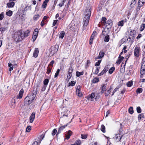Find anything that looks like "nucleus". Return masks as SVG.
Returning <instances> with one entry per match:
<instances>
[{
  "label": "nucleus",
  "instance_id": "nucleus-40",
  "mask_svg": "<svg viewBox=\"0 0 145 145\" xmlns=\"http://www.w3.org/2000/svg\"><path fill=\"white\" fill-rule=\"evenodd\" d=\"M72 76V74H68V75L67 76V79H66L67 81L68 82L69 81L71 78Z\"/></svg>",
  "mask_w": 145,
  "mask_h": 145
},
{
  "label": "nucleus",
  "instance_id": "nucleus-21",
  "mask_svg": "<svg viewBox=\"0 0 145 145\" xmlns=\"http://www.w3.org/2000/svg\"><path fill=\"white\" fill-rule=\"evenodd\" d=\"M58 49L56 47H54L52 48L51 52L53 54H55L57 51Z\"/></svg>",
  "mask_w": 145,
  "mask_h": 145
},
{
  "label": "nucleus",
  "instance_id": "nucleus-30",
  "mask_svg": "<svg viewBox=\"0 0 145 145\" xmlns=\"http://www.w3.org/2000/svg\"><path fill=\"white\" fill-rule=\"evenodd\" d=\"M40 17V16L38 14L35 15L33 17V20L35 21H36L39 19Z\"/></svg>",
  "mask_w": 145,
  "mask_h": 145
},
{
  "label": "nucleus",
  "instance_id": "nucleus-28",
  "mask_svg": "<svg viewBox=\"0 0 145 145\" xmlns=\"http://www.w3.org/2000/svg\"><path fill=\"white\" fill-rule=\"evenodd\" d=\"M12 14V12L10 10H9L6 12V14L9 16H11Z\"/></svg>",
  "mask_w": 145,
  "mask_h": 145
},
{
  "label": "nucleus",
  "instance_id": "nucleus-6",
  "mask_svg": "<svg viewBox=\"0 0 145 145\" xmlns=\"http://www.w3.org/2000/svg\"><path fill=\"white\" fill-rule=\"evenodd\" d=\"M112 21L111 20H109L106 22L105 25H106V28L107 30H108L110 29L112 27Z\"/></svg>",
  "mask_w": 145,
  "mask_h": 145
},
{
  "label": "nucleus",
  "instance_id": "nucleus-52",
  "mask_svg": "<svg viewBox=\"0 0 145 145\" xmlns=\"http://www.w3.org/2000/svg\"><path fill=\"white\" fill-rule=\"evenodd\" d=\"M97 32L96 31H94L91 35V38L94 39L96 35Z\"/></svg>",
  "mask_w": 145,
  "mask_h": 145
},
{
  "label": "nucleus",
  "instance_id": "nucleus-57",
  "mask_svg": "<svg viewBox=\"0 0 145 145\" xmlns=\"http://www.w3.org/2000/svg\"><path fill=\"white\" fill-rule=\"evenodd\" d=\"M46 87L47 86L43 85L41 89V91H44L46 90Z\"/></svg>",
  "mask_w": 145,
  "mask_h": 145
},
{
  "label": "nucleus",
  "instance_id": "nucleus-2",
  "mask_svg": "<svg viewBox=\"0 0 145 145\" xmlns=\"http://www.w3.org/2000/svg\"><path fill=\"white\" fill-rule=\"evenodd\" d=\"M84 12L85 16L83 19V25L84 26H86L88 25L89 22L91 12L90 10L89 9H86Z\"/></svg>",
  "mask_w": 145,
  "mask_h": 145
},
{
  "label": "nucleus",
  "instance_id": "nucleus-25",
  "mask_svg": "<svg viewBox=\"0 0 145 145\" xmlns=\"http://www.w3.org/2000/svg\"><path fill=\"white\" fill-rule=\"evenodd\" d=\"M141 67L145 68V57L143 58L142 59Z\"/></svg>",
  "mask_w": 145,
  "mask_h": 145
},
{
  "label": "nucleus",
  "instance_id": "nucleus-36",
  "mask_svg": "<svg viewBox=\"0 0 145 145\" xmlns=\"http://www.w3.org/2000/svg\"><path fill=\"white\" fill-rule=\"evenodd\" d=\"M73 69L72 67H70L69 69V70L68 72V74H72L73 71Z\"/></svg>",
  "mask_w": 145,
  "mask_h": 145
},
{
  "label": "nucleus",
  "instance_id": "nucleus-3",
  "mask_svg": "<svg viewBox=\"0 0 145 145\" xmlns=\"http://www.w3.org/2000/svg\"><path fill=\"white\" fill-rule=\"evenodd\" d=\"M22 33L21 31H18L14 33L12 37L13 39L16 42L21 41L24 38Z\"/></svg>",
  "mask_w": 145,
  "mask_h": 145
},
{
  "label": "nucleus",
  "instance_id": "nucleus-35",
  "mask_svg": "<svg viewBox=\"0 0 145 145\" xmlns=\"http://www.w3.org/2000/svg\"><path fill=\"white\" fill-rule=\"evenodd\" d=\"M129 113L131 114H132L133 113V110L132 107H130L128 110Z\"/></svg>",
  "mask_w": 145,
  "mask_h": 145
},
{
  "label": "nucleus",
  "instance_id": "nucleus-24",
  "mask_svg": "<svg viewBox=\"0 0 145 145\" xmlns=\"http://www.w3.org/2000/svg\"><path fill=\"white\" fill-rule=\"evenodd\" d=\"M65 32L63 31H61L59 35V38L63 39L65 35Z\"/></svg>",
  "mask_w": 145,
  "mask_h": 145
},
{
  "label": "nucleus",
  "instance_id": "nucleus-9",
  "mask_svg": "<svg viewBox=\"0 0 145 145\" xmlns=\"http://www.w3.org/2000/svg\"><path fill=\"white\" fill-rule=\"evenodd\" d=\"M76 94L77 95L81 97L82 96V94L80 92V86H78L76 90Z\"/></svg>",
  "mask_w": 145,
  "mask_h": 145
},
{
  "label": "nucleus",
  "instance_id": "nucleus-33",
  "mask_svg": "<svg viewBox=\"0 0 145 145\" xmlns=\"http://www.w3.org/2000/svg\"><path fill=\"white\" fill-rule=\"evenodd\" d=\"M110 39L109 36L108 35L106 36L104 39V41L106 42H108L109 41Z\"/></svg>",
  "mask_w": 145,
  "mask_h": 145
},
{
  "label": "nucleus",
  "instance_id": "nucleus-43",
  "mask_svg": "<svg viewBox=\"0 0 145 145\" xmlns=\"http://www.w3.org/2000/svg\"><path fill=\"white\" fill-rule=\"evenodd\" d=\"M31 129V127L30 126H28L27 127L26 129V131L29 132Z\"/></svg>",
  "mask_w": 145,
  "mask_h": 145
},
{
  "label": "nucleus",
  "instance_id": "nucleus-14",
  "mask_svg": "<svg viewBox=\"0 0 145 145\" xmlns=\"http://www.w3.org/2000/svg\"><path fill=\"white\" fill-rule=\"evenodd\" d=\"M39 53L38 49L37 48H35L33 53V56L35 58L37 57Z\"/></svg>",
  "mask_w": 145,
  "mask_h": 145
},
{
  "label": "nucleus",
  "instance_id": "nucleus-63",
  "mask_svg": "<svg viewBox=\"0 0 145 145\" xmlns=\"http://www.w3.org/2000/svg\"><path fill=\"white\" fill-rule=\"evenodd\" d=\"M118 88H115L114 89V91H113V92H112V94L111 95L112 96L114 94V93L116 91H117L118 90Z\"/></svg>",
  "mask_w": 145,
  "mask_h": 145
},
{
  "label": "nucleus",
  "instance_id": "nucleus-10",
  "mask_svg": "<svg viewBox=\"0 0 145 145\" xmlns=\"http://www.w3.org/2000/svg\"><path fill=\"white\" fill-rule=\"evenodd\" d=\"M41 84V80H39L37 81L36 83L35 86L36 89L35 91H36L37 90H37L39 89Z\"/></svg>",
  "mask_w": 145,
  "mask_h": 145
},
{
  "label": "nucleus",
  "instance_id": "nucleus-20",
  "mask_svg": "<svg viewBox=\"0 0 145 145\" xmlns=\"http://www.w3.org/2000/svg\"><path fill=\"white\" fill-rule=\"evenodd\" d=\"M29 32L30 31L29 30H27L25 31L24 33V36H23L24 37V38L25 37L28 36L29 35Z\"/></svg>",
  "mask_w": 145,
  "mask_h": 145
},
{
  "label": "nucleus",
  "instance_id": "nucleus-8",
  "mask_svg": "<svg viewBox=\"0 0 145 145\" xmlns=\"http://www.w3.org/2000/svg\"><path fill=\"white\" fill-rule=\"evenodd\" d=\"M68 124L67 123L66 124L64 125V126H63L62 125H60V127L59 129L58 132L57 134L56 135H57V134L60 133L61 131L64 129L66 127Z\"/></svg>",
  "mask_w": 145,
  "mask_h": 145
},
{
  "label": "nucleus",
  "instance_id": "nucleus-7",
  "mask_svg": "<svg viewBox=\"0 0 145 145\" xmlns=\"http://www.w3.org/2000/svg\"><path fill=\"white\" fill-rule=\"evenodd\" d=\"M140 49L138 46H136L134 51V54L135 56L137 57H138L139 56Z\"/></svg>",
  "mask_w": 145,
  "mask_h": 145
},
{
  "label": "nucleus",
  "instance_id": "nucleus-32",
  "mask_svg": "<svg viewBox=\"0 0 145 145\" xmlns=\"http://www.w3.org/2000/svg\"><path fill=\"white\" fill-rule=\"evenodd\" d=\"M105 53L103 52H100L99 55V57H100V58L103 57L104 56Z\"/></svg>",
  "mask_w": 145,
  "mask_h": 145
},
{
  "label": "nucleus",
  "instance_id": "nucleus-1",
  "mask_svg": "<svg viewBox=\"0 0 145 145\" xmlns=\"http://www.w3.org/2000/svg\"><path fill=\"white\" fill-rule=\"evenodd\" d=\"M37 93V90L35 91L33 90V92L28 95L24 99V102L25 104L29 105L34 100H36Z\"/></svg>",
  "mask_w": 145,
  "mask_h": 145
},
{
  "label": "nucleus",
  "instance_id": "nucleus-16",
  "mask_svg": "<svg viewBox=\"0 0 145 145\" xmlns=\"http://www.w3.org/2000/svg\"><path fill=\"white\" fill-rule=\"evenodd\" d=\"M123 59L124 57H123L119 56L118 60L116 61V63L118 65H119Z\"/></svg>",
  "mask_w": 145,
  "mask_h": 145
},
{
  "label": "nucleus",
  "instance_id": "nucleus-47",
  "mask_svg": "<svg viewBox=\"0 0 145 145\" xmlns=\"http://www.w3.org/2000/svg\"><path fill=\"white\" fill-rule=\"evenodd\" d=\"M12 106H11V108H15V100H13L12 101Z\"/></svg>",
  "mask_w": 145,
  "mask_h": 145
},
{
  "label": "nucleus",
  "instance_id": "nucleus-44",
  "mask_svg": "<svg viewBox=\"0 0 145 145\" xmlns=\"http://www.w3.org/2000/svg\"><path fill=\"white\" fill-rule=\"evenodd\" d=\"M59 72H60L59 69H57V70L55 74L54 75L55 78H56L57 77V76L59 73Z\"/></svg>",
  "mask_w": 145,
  "mask_h": 145
},
{
  "label": "nucleus",
  "instance_id": "nucleus-55",
  "mask_svg": "<svg viewBox=\"0 0 145 145\" xmlns=\"http://www.w3.org/2000/svg\"><path fill=\"white\" fill-rule=\"evenodd\" d=\"M57 132V130L56 129H54L52 131V136H54L55 135L56 133Z\"/></svg>",
  "mask_w": 145,
  "mask_h": 145
},
{
  "label": "nucleus",
  "instance_id": "nucleus-61",
  "mask_svg": "<svg viewBox=\"0 0 145 145\" xmlns=\"http://www.w3.org/2000/svg\"><path fill=\"white\" fill-rule=\"evenodd\" d=\"M4 18V14L3 12L0 14V20H2Z\"/></svg>",
  "mask_w": 145,
  "mask_h": 145
},
{
  "label": "nucleus",
  "instance_id": "nucleus-62",
  "mask_svg": "<svg viewBox=\"0 0 145 145\" xmlns=\"http://www.w3.org/2000/svg\"><path fill=\"white\" fill-rule=\"evenodd\" d=\"M99 69L97 67L96 69L95 70V72L94 73V74H97L99 72Z\"/></svg>",
  "mask_w": 145,
  "mask_h": 145
},
{
  "label": "nucleus",
  "instance_id": "nucleus-13",
  "mask_svg": "<svg viewBox=\"0 0 145 145\" xmlns=\"http://www.w3.org/2000/svg\"><path fill=\"white\" fill-rule=\"evenodd\" d=\"M108 69V66H105L101 72L99 74L98 76H99L103 75L104 73L106 72L107 71Z\"/></svg>",
  "mask_w": 145,
  "mask_h": 145
},
{
  "label": "nucleus",
  "instance_id": "nucleus-29",
  "mask_svg": "<svg viewBox=\"0 0 145 145\" xmlns=\"http://www.w3.org/2000/svg\"><path fill=\"white\" fill-rule=\"evenodd\" d=\"M99 81V79L98 78H94L92 81L93 83H95L98 82Z\"/></svg>",
  "mask_w": 145,
  "mask_h": 145
},
{
  "label": "nucleus",
  "instance_id": "nucleus-18",
  "mask_svg": "<svg viewBox=\"0 0 145 145\" xmlns=\"http://www.w3.org/2000/svg\"><path fill=\"white\" fill-rule=\"evenodd\" d=\"M49 0H45L43 3L42 7L43 8H46V6L47 5V4L49 2Z\"/></svg>",
  "mask_w": 145,
  "mask_h": 145
},
{
  "label": "nucleus",
  "instance_id": "nucleus-56",
  "mask_svg": "<svg viewBox=\"0 0 145 145\" xmlns=\"http://www.w3.org/2000/svg\"><path fill=\"white\" fill-rule=\"evenodd\" d=\"M31 7L30 6H26L24 10L25 11H26L28 10H31Z\"/></svg>",
  "mask_w": 145,
  "mask_h": 145
},
{
  "label": "nucleus",
  "instance_id": "nucleus-41",
  "mask_svg": "<svg viewBox=\"0 0 145 145\" xmlns=\"http://www.w3.org/2000/svg\"><path fill=\"white\" fill-rule=\"evenodd\" d=\"M142 91V89L141 88H139L137 89L136 92L137 93H141Z\"/></svg>",
  "mask_w": 145,
  "mask_h": 145
},
{
  "label": "nucleus",
  "instance_id": "nucleus-17",
  "mask_svg": "<svg viewBox=\"0 0 145 145\" xmlns=\"http://www.w3.org/2000/svg\"><path fill=\"white\" fill-rule=\"evenodd\" d=\"M138 4V8H137V11H139L140 10V8L143 5L144 3H142L141 1H139V0Z\"/></svg>",
  "mask_w": 145,
  "mask_h": 145
},
{
  "label": "nucleus",
  "instance_id": "nucleus-60",
  "mask_svg": "<svg viewBox=\"0 0 145 145\" xmlns=\"http://www.w3.org/2000/svg\"><path fill=\"white\" fill-rule=\"evenodd\" d=\"M138 11H137V10L136 9V12L135 13V14L134 15V17H133L134 20H135L138 14Z\"/></svg>",
  "mask_w": 145,
  "mask_h": 145
},
{
  "label": "nucleus",
  "instance_id": "nucleus-64",
  "mask_svg": "<svg viewBox=\"0 0 145 145\" xmlns=\"http://www.w3.org/2000/svg\"><path fill=\"white\" fill-rule=\"evenodd\" d=\"M126 48H127V47H126V46H125L124 47L122 50V51H123V52L125 53H126L127 52V50H125V49H126Z\"/></svg>",
  "mask_w": 145,
  "mask_h": 145
},
{
  "label": "nucleus",
  "instance_id": "nucleus-31",
  "mask_svg": "<svg viewBox=\"0 0 145 145\" xmlns=\"http://www.w3.org/2000/svg\"><path fill=\"white\" fill-rule=\"evenodd\" d=\"M106 18L105 17H103L102 18L101 22L102 23L104 24V25H105V24L106 23Z\"/></svg>",
  "mask_w": 145,
  "mask_h": 145
},
{
  "label": "nucleus",
  "instance_id": "nucleus-50",
  "mask_svg": "<svg viewBox=\"0 0 145 145\" xmlns=\"http://www.w3.org/2000/svg\"><path fill=\"white\" fill-rule=\"evenodd\" d=\"M108 30H107V29L106 28V27H105V28H103L102 31V34L103 35L105 36V33H104V32H107V31Z\"/></svg>",
  "mask_w": 145,
  "mask_h": 145
},
{
  "label": "nucleus",
  "instance_id": "nucleus-11",
  "mask_svg": "<svg viewBox=\"0 0 145 145\" xmlns=\"http://www.w3.org/2000/svg\"><path fill=\"white\" fill-rule=\"evenodd\" d=\"M24 90L23 89H21L19 93V94H18L17 97V99H21L22 98V97L23 95V93H24Z\"/></svg>",
  "mask_w": 145,
  "mask_h": 145
},
{
  "label": "nucleus",
  "instance_id": "nucleus-37",
  "mask_svg": "<svg viewBox=\"0 0 145 145\" xmlns=\"http://www.w3.org/2000/svg\"><path fill=\"white\" fill-rule=\"evenodd\" d=\"M115 68L114 67H112L109 70L108 72L110 74H112Z\"/></svg>",
  "mask_w": 145,
  "mask_h": 145
},
{
  "label": "nucleus",
  "instance_id": "nucleus-34",
  "mask_svg": "<svg viewBox=\"0 0 145 145\" xmlns=\"http://www.w3.org/2000/svg\"><path fill=\"white\" fill-rule=\"evenodd\" d=\"M75 82L72 81L69 83L68 86H73L75 85Z\"/></svg>",
  "mask_w": 145,
  "mask_h": 145
},
{
  "label": "nucleus",
  "instance_id": "nucleus-48",
  "mask_svg": "<svg viewBox=\"0 0 145 145\" xmlns=\"http://www.w3.org/2000/svg\"><path fill=\"white\" fill-rule=\"evenodd\" d=\"M144 116V115L142 114H139L138 116V120H140L142 119V118H143Z\"/></svg>",
  "mask_w": 145,
  "mask_h": 145
},
{
  "label": "nucleus",
  "instance_id": "nucleus-5",
  "mask_svg": "<svg viewBox=\"0 0 145 145\" xmlns=\"http://www.w3.org/2000/svg\"><path fill=\"white\" fill-rule=\"evenodd\" d=\"M123 135H121V133L119 132L118 134H116L115 137L113 138L114 140L116 141L117 142L120 141L121 142V140L123 138Z\"/></svg>",
  "mask_w": 145,
  "mask_h": 145
},
{
  "label": "nucleus",
  "instance_id": "nucleus-22",
  "mask_svg": "<svg viewBox=\"0 0 145 145\" xmlns=\"http://www.w3.org/2000/svg\"><path fill=\"white\" fill-rule=\"evenodd\" d=\"M84 74V72L82 71L79 72L76 71V76L77 77H79L80 76L83 75Z\"/></svg>",
  "mask_w": 145,
  "mask_h": 145
},
{
  "label": "nucleus",
  "instance_id": "nucleus-23",
  "mask_svg": "<svg viewBox=\"0 0 145 145\" xmlns=\"http://www.w3.org/2000/svg\"><path fill=\"white\" fill-rule=\"evenodd\" d=\"M140 74L141 75H143L145 74V68L141 67L140 70Z\"/></svg>",
  "mask_w": 145,
  "mask_h": 145
},
{
  "label": "nucleus",
  "instance_id": "nucleus-58",
  "mask_svg": "<svg viewBox=\"0 0 145 145\" xmlns=\"http://www.w3.org/2000/svg\"><path fill=\"white\" fill-rule=\"evenodd\" d=\"M101 60H98V61L95 63V66H99L100 65V64L101 62Z\"/></svg>",
  "mask_w": 145,
  "mask_h": 145
},
{
  "label": "nucleus",
  "instance_id": "nucleus-45",
  "mask_svg": "<svg viewBox=\"0 0 145 145\" xmlns=\"http://www.w3.org/2000/svg\"><path fill=\"white\" fill-rule=\"evenodd\" d=\"M133 83L132 81H129L127 83V85L128 87H131Z\"/></svg>",
  "mask_w": 145,
  "mask_h": 145
},
{
  "label": "nucleus",
  "instance_id": "nucleus-38",
  "mask_svg": "<svg viewBox=\"0 0 145 145\" xmlns=\"http://www.w3.org/2000/svg\"><path fill=\"white\" fill-rule=\"evenodd\" d=\"M66 0H62V1L59 4V6L61 7L63 6L64 3L66 1Z\"/></svg>",
  "mask_w": 145,
  "mask_h": 145
},
{
  "label": "nucleus",
  "instance_id": "nucleus-42",
  "mask_svg": "<svg viewBox=\"0 0 145 145\" xmlns=\"http://www.w3.org/2000/svg\"><path fill=\"white\" fill-rule=\"evenodd\" d=\"M95 96V95L94 93H92L90 95V96L89 97L88 99L89 100H90V99H93L94 98Z\"/></svg>",
  "mask_w": 145,
  "mask_h": 145
},
{
  "label": "nucleus",
  "instance_id": "nucleus-4",
  "mask_svg": "<svg viewBox=\"0 0 145 145\" xmlns=\"http://www.w3.org/2000/svg\"><path fill=\"white\" fill-rule=\"evenodd\" d=\"M136 31L134 30L131 29L130 31L129 32L128 38L127 39V40L132 42L134 41L135 37Z\"/></svg>",
  "mask_w": 145,
  "mask_h": 145
},
{
  "label": "nucleus",
  "instance_id": "nucleus-19",
  "mask_svg": "<svg viewBox=\"0 0 145 145\" xmlns=\"http://www.w3.org/2000/svg\"><path fill=\"white\" fill-rule=\"evenodd\" d=\"M7 6L8 8L12 7L14 5V2H10L7 3Z\"/></svg>",
  "mask_w": 145,
  "mask_h": 145
},
{
  "label": "nucleus",
  "instance_id": "nucleus-49",
  "mask_svg": "<svg viewBox=\"0 0 145 145\" xmlns=\"http://www.w3.org/2000/svg\"><path fill=\"white\" fill-rule=\"evenodd\" d=\"M118 26H122L123 25V20H121L118 23Z\"/></svg>",
  "mask_w": 145,
  "mask_h": 145
},
{
  "label": "nucleus",
  "instance_id": "nucleus-59",
  "mask_svg": "<svg viewBox=\"0 0 145 145\" xmlns=\"http://www.w3.org/2000/svg\"><path fill=\"white\" fill-rule=\"evenodd\" d=\"M110 89H109L107 90L106 92L105 93V96H108L110 93Z\"/></svg>",
  "mask_w": 145,
  "mask_h": 145
},
{
  "label": "nucleus",
  "instance_id": "nucleus-51",
  "mask_svg": "<svg viewBox=\"0 0 145 145\" xmlns=\"http://www.w3.org/2000/svg\"><path fill=\"white\" fill-rule=\"evenodd\" d=\"M81 138L83 139H85L87 137V135L86 134H81Z\"/></svg>",
  "mask_w": 145,
  "mask_h": 145
},
{
  "label": "nucleus",
  "instance_id": "nucleus-46",
  "mask_svg": "<svg viewBox=\"0 0 145 145\" xmlns=\"http://www.w3.org/2000/svg\"><path fill=\"white\" fill-rule=\"evenodd\" d=\"M52 69V67L50 68V67H48L47 69L46 73L48 74H49V73L51 71Z\"/></svg>",
  "mask_w": 145,
  "mask_h": 145
},
{
  "label": "nucleus",
  "instance_id": "nucleus-27",
  "mask_svg": "<svg viewBox=\"0 0 145 145\" xmlns=\"http://www.w3.org/2000/svg\"><path fill=\"white\" fill-rule=\"evenodd\" d=\"M145 27V24H142L140 26V30L141 31H142L144 29Z\"/></svg>",
  "mask_w": 145,
  "mask_h": 145
},
{
  "label": "nucleus",
  "instance_id": "nucleus-15",
  "mask_svg": "<svg viewBox=\"0 0 145 145\" xmlns=\"http://www.w3.org/2000/svg\"><path fill=\"white\" fill-rule=\"evenodd\" d=\"M38 30L37 29H36L34 30L33 35H34V36L35 37V39H33V41H35V40H36L37 37L38 33Z\"/></svg>",
  "mask_w": 145,
  "mask_h": 145
},
{
  "label": "nucleus",
  "instance_id": "nucleus-54",
  "mask_svg": "<svg viewBox=\"0 0 145 145\" xmlns=\"http://www.w3.org/2000/svg\"><path fill=\"white\" fill-rule=\"evenodd\" d=\"M137 112L138 113H140L141 112V109L140 106L137 107Z\"/></svg>",
  "mask_w": 145,
  "mask_h": 145
},
{
  "label": "nucleus",
  "instance_id": "nucleus-53",
  "mask_svg": "<svg viewBox=\"0 0 145 145\" xmlns=\"http://www.w3.org/2000/svg\"><path fill=\"white\" fill-rule=\"evenodd\" d=\"M7 29V28L5 27H1L0 29V31H1L2 33H3Z\"/></svg>",
  "mask_w": 145,
  "mask_h": 145
},
{
  "label": "nucleus",
  "instance_id": "nucleus-26",
  "mask_svg": "<svg viewBox=\"0 0 145 145\" xmlns=\"http://www.w3.org/2000/svg\"><path fill=\"white\" fill-rule=\"evenodd\" d=\"M49 80L48 79H46L44 80L43 81L44 85L47 86V84L48 83Z\"/></svg>",
  "mask_w": 145,
  "mask_h": 145
},
{
  "label": "nucleus",
  "instance_id": "nucleus-12",
  "mask_svg": "<svg viewBox=\"0 0 145 145\" xmlns=\"http://www.w3.org/2000/svg\"><path fill=\"white\" fill-rule=\"evenodd\" d=\"M35 113L33 112L32 113L31 116H30V118H29L30 120V122L31 123H32L33 122V120L35 118Z\"/></svg>",
  "mask_w": 145,
  "mask_h": 145
},
{
  "label": "nucleus",
  "instance_id": "nucleus-39",
  "mask_svg": "<svg viewBox=\"0 0 145 145\" xmlns=\"http://www.w3.org/2000/svg\"><path fill=\"white\" fill-rule=\"evenodd\" d=\"M105 126L103 125H102L101 127V131L103 132V133H105Z\"/></svg>",
  "mask_w": 145,
  "mask_h": 145
}]
</instances>
